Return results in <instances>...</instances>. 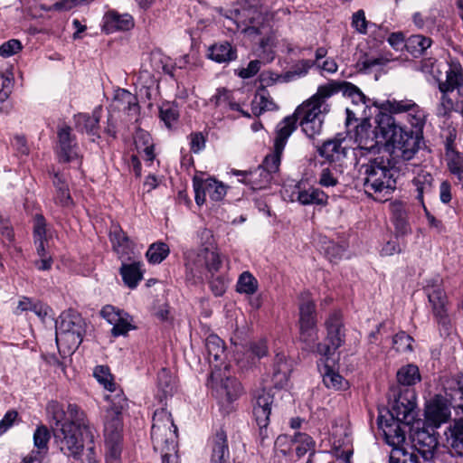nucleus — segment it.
<instances>
[{
    "label": "nucleus",
    "mask_w": 463,
    "mask_h": 463,
    "mask_svg": "<svg viewBox=\"0 0 463 463\" xmlns=\"http://www.w3.org/2000/svg\"><path fill=\"white\" fill-rule=\"evenodd\" d=\"M375 121L384 142L392 146L391 156L395 162L409 161L419 151L422 134L408 130L396 123L395 118L384 112L379 113Z\"/></svg>",
    "instance_id": "7ed1b4c3"
},
{
    "label": "nucleus",
    "mask_w": 463,
    "mask_h": 463,
    "mask_svg": "<svg viewBox=\"0 0 463 463\" xmlns=\"http://www.w3.org/2000/svg\"><path fill=\"white\" fill-rule=\"evenodd\" d=\"M118 320V322L113 325L111 329L113 336L125 335L134 328L132 326L133 319L127 312L124 311Z\"/></svg>",
    "instance_id": "bf43d9fd"
},
{
    "label": "nucleus",
    "mask_w": 463,
    "mask_h": 463,
    "mask_svg": "<svg viewBox=\"0 0 463 463\" xmlns=\"http://www.w3.org/2000/svg\"><path fill=\"white\" fill-rule=\"evenodd\" d=\"M295 445L296 455L298 458L308 453L309 458L307 463H311V457L315 454L316 442L311 436L307 433L298 432L291 439Z\"/></svg>",
    "instance_id": "72a5a7b5"
},
{
    "label": "nucleus",
    "mask_w": 463,
    "mask_h": 463,
    "mask_svg": "<svg viewBox=\"0 0 463 463\" xmlns=\"http://www.w3.org/2000/svg\"><path fill=\"white\" fill-rule=\"evenodd\" d=\"M418 104L412 99H388L383 102L380 105L381 109L387 111L389 115L391 114H404L406 115L410 112L413 107H416Z\"/></svg>",
    "instance_id": "58836bf2"
},
{
    "label": "nucleus",
    "mask_w": 463,
    "mask_h": 463,
    "mask_svg": "<svg viewBox=\"0 0 463 463\" xmlns=\"http://www.w3.org/2000/svg\"><path fill=\"white\" fill-rule=\"evenodd\" d=\"M235 175H241L243 178L241 182L250 184L253 190L267 188L273 179V176L260 166L249 173L236 171Z\"/></svg>",
    "instance_id": "cd10ccee"
},
{
    "label": "nucleus",
    "mask_w": 463,
    "mask_h": 463,
    "mask_svg": "<svg viewBox=\"0 0 463 463\" xmlns=\"http://www.w3.org/2000/svg\"><path fill=\"white\" fill-rule=\"evenodd\" d=\"M135 146L138 153H144L146 160L153 161L155 158L154 145L148 132L138 129L134 136Z\"/></svg>",
    "instance_id": "e433bc0d"
},
{
    "label": "nucleus",
    "mask_w": 463,
    "mask_h": 463,
    "mask_svg": "<svg viewBox=\"0 0 463 463\" xmlns=\"http://www.w3.org/2000/svg\"><path fill=\"white\" fill-rule=\"evenodd\" d=\"M210 381L213 385L215 384L216 387L220 385L221 391L226 396L229 402L235 400L241 393V383L235 379L230 376H227L221 371V376L218 380Z\"/></svg>",
    "instance_id": "2f4dec72"
},
{
    "label": "nucleus",
    "mask_w": 463,
    "mask_h": 463,
    "mask_svg": "<svg viewBox=\"0 0 463 463\" xmlns=\"http://www.w3.org/2000/svg\"><path fill=\"white\" fill-rule=\"evenodd\" d=\"M397 380L402 385H413L420 381L419 369L414 364H407L402 366L397 372Z\"/></svg>",
    "instance_id": "de8ad7c7"
},
{
    "label": "nucleus",
    "mask_w": 463,
    "mask_h": 463,
    "mask_svg": "<svg viewBox=\"0 0 463 463\" xmlns=\"http://www.w3.org/2000/svg\"><path fill=\"white\" fill-rule=\"evenodd\" d=\"M387 42L397 52L403 49L407 50V39H405V35L402 32L392 33L388 36Z\"/></svg>",
    "instance_id": "774afa93"
},
{
    "label": "nucleus",
    "mask_w": 463,
    "mask_h": 463,
    "mask_svg": "<svg viewBox=\"0 0 463 463\" xmlns=\"http://www.w3.org/2000/svg\"><path fill=\"white\" fill-rule=\"evenodd\" d=\"M208 57L219 63H227L237 58V51L228 42L212 45L208 49Z\"/></svg>",
    "instance_id": "7c9ffc66"
},
{
    "label": "nucleus",
    "mask_w": 463,
    "mask_h": 463,
    "mask_svg": "<svg viewBox=\"0 0 463 463\" xmlns=\"http://www.w3.org/2000/svg\"><path fill=\"white\" fill-rule=\"evenodd\" d=\"M365 193L378 201H387L396 188L397 171L383 157L371 159L361 166Z\"/></svg>",
    "instance_id": "20e7f679"
},
{
    "label": "nucleus",
    "mask_w": 463,
    "mask_h": 463,
    "mask_svg": "<svg viewBox=\"0 0 463 463\" xmlns=\"http://www.w3.org/2000/svg\"><path fill=\"white\" fill-rule=\"evenodd\" d=\"M211 463H231L226 434L218 431L213 439Z\"/></svg>",
    "instance_id": "473e14b6"
},
{
    "label": "nucleus",
    "mask_w": 463,
    "mask_h": 463,
    "mask_svg": "<svg viewBox=\"0 0 463 463\" xmlns=\"http://www.w3.org/2000/svg\"><path fill=\"white\" fill-rule=\"evenodd\" d=\"M292 371V363L288 361L286 355L282 353H278L275 355L273 364V381L277 387H284L289 378Z\"/></svg>",
    "instance_id": "c85d7f7f"
},
{
    "label": "nucleus",
    "mask_w": 463,
    "mask_h": 463,
    "mask_svg": "<svg viewBox=\"0 0 463 463\" xmlns=\"http://www.w3.org/2000/svg\"><path fill=\"white\" fill-rule=\"evenodd\" d=\"M438 447V439L425 430H419L412 435V444L408 448L414 449V453L420 454L424 460H431Z\"/></svg>",
    "instance_id": "6ab92c4d"
},
{
    "label": "nucleus",
    "mask_w": 463,
    "mask_h": 463,
    "mask_svg": "<svg viewBox=\"0 0 463 463\" xmlns=\"http://www.w3.org/2000/svg\"><path fill=\"white\" fill-rule=\"evenodd\" d=\"M57 156L61 162L70 163L80 159L79 146L72 129L68 126L59 128L57 132Z\"/></svg>",
    "instance_id": "dca6fc26"
},
{
    "label": "nucleus",
    "mask_w": 463,
    "mask_h": 463,
    "mask_svg": "<svg viewBox=\"0 0 463 463\" xmlns=\"http://www.w3.org/2000/svg\"><path fill=\"white\" fill-rule=\"evenodd\" d=\"M85 322L76 311L62 312L56 321L57 345H66L69 350L77 349L83 340Z\"/></svg>",
    "instance_id": "0eeeda50"
},
{
    "label": "nucleus",
    "mask_w": 463,
    "mask_h": 463,
    "mask_svg": "<svg viewBox=\"0 0 463 463\" xmlns=\"http://www.w3.org/2000/svg\"><path fill=\"white\" fill-rule=\"evenodd\" d=\"M442 279L436 276L427 281L424 288L429 302L432 307V312L439 323L446 324L447 317V296L441 287Z\"/></svg>",
    "instance_id": "4468645a"
},
{
    "label": "nucleus",
    "mask_w": 463,
    "mask_h": 463,
    "mask_svg": "<svg viewBox=\"0 0 463 463\" xmlns=\"http://www.w3.org/2000/svg\"><path fill=\"white\" fill-rule=\"evenodd\" d=\"M121 430L122 423L118 414L113 413L105 422V461L106 463L121 462Z\"/></svg>",
    "instance_id": "9d476101"
},
{
    "label": "nucleus",
    "mask_w": 463,
    "mask_h": 463,
    "mask_svg": "<svg viewBox=\"0 0 463 463\" xmlns=\"http://www.w3.org/2000/svg\"><path fill=\"white\" fill-rule=\"evenodd\" d=\"M414 398L413 392L410 391L400 393L389 410V419L403 425H411L416 417Z\"/></svg>",
    "instance_id": "2eb2a0df"
},
{
    "label": "nucleus",
    "mask_w": 463,
    "mask_h": 463,
    "mask_svg": "<svg viewBox=\"0 0 463 463\" xmlns=\"http://www.w3.org/2000/svg\"><path fill=\"white\" fill-rule=\"evenodd\" d=\"M273 403V394L270 390L262 389L255 396L253 404V415L257 424H269L271 405Z\"/></svg>",
    "instance_id": "5701e85b"
},
{
    "label": "nucleus",
    "mask_w": 463,
    "mask_h": 463,
    "mask_svg": "<svg viewBox=\"0 0 463 463\" xmlns=\"http://www.w3.org/2000/svg\"><path fill=\"white\" fill-rule=\"evenodd\" d=\"M90 1L91 0H59L53 5L44 7L43 9L46 11L67 12Z\"/></svg>",
    "instance_id": "0e129e2a"
},
{
    "label": "nucleus",
    "mask_w": 463,
    "mask_h": 463,
    "mask_svg": "<svg viewBox=\"0 0 463 463\" xmlns=\"http://www.w3.org/2000/svg\"><path fill=\"white\" fill-rule=\"evenodd\" d=\"M430 38L421 34L411 35L407 39V51L414 57H419L430 47Z\"/></svg>",
    "instance_id": "37998d69"
},
{
    "label": "nucleus",
    "mask_w": 463,
    "mask_h": 463,
    "mask_svg": "<svg viewBox=\"0 0 463 463\" xmlns=\"http://www.w3.org/2000/svg\"><path fill=\"white\" fill-rule=\"evenodd\" d=\"M207 358L213 369L210 378L218 380L221 376V369L225 359V347L223 341L216 335H210L205 341Z\"/></svg>",
    "instance_id": "a211bd4d"
},
{
    "label": "nucleus",
    "mask_w": 463,
    "mask_h": 463,
    "mask_svg": "<svg viewBox=\"0 0 463 463\" xmlns=\"http://www.w3.org/2000/svg\"><path fill=\"white\" fill-rule=\"evenodd\" d=\"M240 8L234 10L235 19L245 33H261L264 17L259 9L260 0H241Z\"/></svg>",
    "instance_id": "f8f14e48"
},
{
    "label": "nucleus",
    "mask_w": 463,
    "mask_h": 463,
    "mask_svg": "<svg viewBox=\"0 0 463 463\" xmlns=\"http://www.w3.org/2000/svg\"><path fill=\"white\" fill-rule=\"evenodd\" d=\"M211 102L223 109H230L232 110L241 111L243 116L250 117L249 113L241 110L240 105L233 101L232 93L225 89L217 90L216 93L212 97Z\"/></svg>",
    "instance_id": "4c0bfd02"
},
{
    "label": "nucleus",
    "mask_w": 463,
    "mask_h": 463,
    "mask_svg": "<svg viewBox=\"0 0 463 463\" xmlns=\"http://www.w3.org/2000/svg\"><path fill=\"white\" fill-rule=\"evenodd\" d=\"M203 182L204 191L212 201L219 202L222 200L226 194V186L222 183L213 178H207Z\"/></svg>",
    "instance_id": "8fccbe9b"
},
{
    "label": "nucleus",
    "mask_w": 463,
    "mask_h": 463,
    "mask_svg": "<svg viewBox=\"0 0 463 463\" xmlns=\"http://www.w3.org/2000/svg\"><path fill=\"white\" fill-rule=\"evenodd\" d=\"M52 183L56 188V203L62 206H70L72 203V199L66 178L63 175L55 174Z\"/></svg>",
    "instance_id": "79ce46f5"
},
{
    "label": "nucleus",
    "mask_w": 463,
    "mask_h": 463,
    "mask_svg": "<svg viewBox=\"0 0 463 463\" xmlns=\"http://www.w3.org/2000/svg\"><path fill=\"white\" fill-rule=\"evenodd\" d=\"M137 84L140 87L141 94L145 95L147 99H151L153 93L157 90V79L146 69L140 71L137 77Z\"/></svg>",
    "instance_id": "ea45409f"
},
{
    "label": "nucleus",
    "mask_w": 463,
    "mask_h": 463,
    "mask_svg": "<svg viewBox=\"0 0 463 463\" xmlns=\"http://www.w3.org/2000/svg\"><path fill=\"white\" fill-rule=\"evenodd\" d=\"M179 109L173 102H165L159 108V117L167 128H172L179 118Z\"/></svg>",
    "instance_id": "09e8293b"
},
{
    "label": "nucleus",
    "mask_w": 463,
    "mask_h": 463,
    "mask_svg": "<svg viewBox=\"0 0 463 463\" xmlns=\"http://www.w3.org/2000/svg\"><path fill=\"white\" fill-rule=\"evenodd\" d=\"M326 326L327 329V341L331 344L332 348L336 350L345 342L341 314L338 311L330 314L326 321Z\"/></svg>",
    "instance_id": "393cba45"
},
{
    "label": "nucleus",
    "mask_w": 463,
    "mask_h": 463,
    "mask_svg": "<svg viewBox=\"0 0 463 463\" xmlns=\"http://www.w3.org/2000/svg\"><path fill=\"white\" fill-rule=\"evenodd\" d=\"M33 446L36 449L48 453L51 433L45 425L38 426L33 432Z\"/></svg>",
    "instance_id": "864d4df0"
},
{
    "label": "nucleus",
    "mask_w": 463,
    "mask_h": 463,
    "mask_svg": "<svg viewBox=\"0 0 463 463\" xmlns=\"http://www.w3.org/2000/svg\"><path fill=\"white\" fill-rule=\"evenodd\" d=\"M114 105L118 110L126 112L131 118H136L139 114L137 97L127 90L120 89L116 92Z\"/></svg>",
    "instance_id": "bb28decb"
},
{
    "label": "nucleus",
    "mask_w": 463,
    "mask_h": 463,
    "mask_svg": "<svg viewBox=\"0 0 463 463\" xmlns=\"http://www.w3.org/2000/svg\"><path fill=\"white\" fill-rule=\"evenodd\" d=\"M109 234L112 248L118 258L122 260V261L130 260L133 254L134 243L128 235L117 224L111 226Z\"/></svg>",
    "instance_id": "412c9836"
},
{
    "label": "nucleus",
    "mask_w": 463,
    "mask_h": 463,
    "mask_svg": "<svg viewBox=\"0 0 463 463\" xmlns=\"http://www.w3.org/2000/svg\"><path fill=\"white\" fill-rule=\"evenodd\" d=\"M338 172H341V170H338L336 165H334L332 168H323L319 177V184L324 187L336 185L338 183L336 174Z\"/></svg>",
    "instance_id": "338daca9"
},
{
    "label": "nucleus",
    "mask_w": 463,
    "mask_h": 463,
    "mask_svg": "<svg viewBox=\"0 0 463 463\" xmlns=\"http://www.w3.org/2000/svg\"><path fill=\"white\" fill-rule=\"evenodd\" d=\"M425 416L428 422L438 428L449 419L450 409L442 397L436 396L428 403Z\"/></svg>",
    "instance_id": "4be33fe9"
},
{
    "label": "nucleus",
    "mask_w": 463,
    "mask_h": 463,
    "mask_svg": "<svg viewBox=\"0 0 463 463\" xmlns=\"http://www.w3.org/2000/svg\"><path fill=\"white\" fill-rule=\"evenodd\" d=\"M221 265L219 254L208 247L191 250L185 253V267L194 277H201L205 271L213 275Z\"/></svg>",
    "instance_id": "1a4fd4ad"
},
{
    "label": "nucleus",
    "mask_w": 463,
    "mask_h": 463,
    "mask_svg": "<svg viewBox=\"0 0 463 463\" xmlns=\"http://www.w3.org/2000/svg\"><path fill=\"white\" fill-rule=\"evenodd\" d=\"M327 199L328 196L323 191L314 187L299 191L298 195V201L303 205H324Z\"/></svg>",
    "instance_id": "a19ab883"
},
{
    "label": "nucleus",
    "mask_w": 463,
    "mask_h": 463,
    "mask_svg": "<svg viewBox=\"0 0 463 463\" xmlns=\"http://www.w3.org/2000/svg\"><path fill=\"white\" fill-rule=\"evenodd\" d=\"M299 326H317V314L315 303L307 299L299 305Z\"/></svg>",
    "instance_id": "c03bdc74"
},
{
    "label": "nucleus",
    "mask_w": 463,
    "mask_h": 463,
    "mask_svg": "<svg viewBox=\"0 0 463 463\" xmlns=\"http://www.w3.org/2000/svg\"><path fill=\"white\" fill-rule=\"evenodd\" d=\"M355 141L357 143L356 156H365L367 154H376L380 150V145L384 141L381 133L377 129L370 130L367 119H364L355 127Z\"/></svg>",
    "instance_id": "ddd939ff"
},
{
    "label": "nucleus",
    "mask_w": 463,
    "mask_h": 463,
    "mask_svg": "<svg viewBox=\"0 0 463 463\" xmlns=\"http://www.w3.org/2000/svg\"><path fill=\"white\" fill-rule=\"evenodd\" d=\"M277 109L276 103L267 90L261 89L257 92L252 101V113L255 116H260L266 111H272Z\"/></svg>",
    "instance_id": "c9c22d12"
},
{
    "label": "nucleus",
    "mask_w": 463,
    "mask_h": 463,
    "mask_svg": "<svg viewBox=\"0 0 463 463\" xmlns=\"http://www.w3.org/2000/svg\"><path fill=\"white\" fill-rule=\"evenodd\" d=\"M343 141L340 139L326 141L319 148L320 156L325 157L330 164L341 166L347 153L346 147L343 146Z\"/></svg>",
    "instance_id": "b1692460"
},
{
    "label": "nucleus",
    "mask_w": 463,
    "mask_h": 463,
    "mask_svg": "<svg viewBox=\"0 0 463 463\" xmlns=\"http://www.w3.org/2000/svg\"><path fill=\"white\" fill-rule=\"evenodd\" d=\"M413 184L418 192L417 199L420 202L423 200V194L431 191L433 177L430 172L420 170L413 179Z\"/></svg>",
    "instance_id": "a18cd8bd"
},
{
    "label": "nucleus",
    "mask_w": 463,
    "mask_h": 463,
    "mask_svg": "<svg viewBox=\"0 0 463 463\" xmlns=\"http://www.w3.org/2000/svg\"><path fill=\"white\" fill-rule=\"evenodd\" d=\"M338 92L350 97L357 109L367 107L366 97L351 82L329 80L318 86L317 92L297 108V115L300 116L301 129L308 138H315L321 134L325 116L331 109L327 100Z\"/></svg>",
    "instance_id": "f03ea898"
},
{
    "label": "nucleus",
    "mask_w": 463,
    "mask_h": 463,
    "mask_svg": "<svg viewBox=\"0 0 463 463\" xmlns=\"http://www.w3.org/2000/svg\"><path fill=\"white\" fill-rule=\"evenodd\" d=\"M134 26V21L128 14H119L117 12L109 11L103 18V30L107 33L117 31H128Z\"/></svg>",
    "instance_id": "a878e982"
},
{
    "label": "nucleus",
    "mask_w": 463,
    "mask_h": 463,
    "mask_svg": "<svg viewBox=\"0 0 463 463\" xmlns=\"http://www.w3.org/2000/svg\"><path fill=\"white\" fill-rule=\"evenodd\" d=\"M100 107L96 108L91 115L79 114L75 117L76 127L81 132L91 137H99V123L100 119Z\"/></svg>",
    "instance_id": "c756f323"
},
{
    "label": "nucleus",
    "mask_w": 463,
    "mask_h": 463,
    "mask_svg": "<svg viewBox=\"0 0 463 463\" xmlns=\"http://www.w3.org/2000/svg\"><path fill=\"white\" fill-rule=\"evenodd\" d=\"M314 66L311 60L298 61L290 71H287L284 75L285 80H291L295 78L303 77L307 74L308 71Z\"/></svg>",
    "instance_id": "13d9d810"
},
{
    "label": "nucleus",
    "mask_w": 463,
    "mask_h": 463,
    "mask_svg": "<svg viewBox=\"0 0 463 463\" xmlns=\"http://www.w3.org/2000/svg\"><path fill=\"white\" fill-rule=\"evenodd\" d=\"M378 425L382 430L386 443L392 449H402L407 447L406 429L409 425H403L393 419H384L379 416Z\"/></svg>",
    "instance_id": "f3484780"
},
{
    "label": "nucleus",
    "mask_w": 463,
    "mask_h": 463,
    "mask_svg": "<svg viewBox=\"0 0 463 463\" xmlns=\"http://www.w3.org/2000/svg\"><path fill=\"white\" fill-rule=\"evenodd\" d=\"M413 342V338L404 331L397 333L392 339L393 347L400 353L411 352Z\"/></svg>",
    "instance_id": "052dcab7"
},
{
    "label": "nucleus",
    "mask_w": 463,
    "mask_h": 463,
    "mask_svg": "<svg viewBox=\"0 0 463 463\" xmlns=\"http://www.w3.org/2000/svg\"><path fill=\"white\" fill-rule=\"evenodd\" d=\"M51 234L46 229L45 219L43 215H36L33 225V239L39 260L34 261L37 269L45 271L51 269L53 260L49 251Z\"/></svg>",
    "instance_id": "9b49d317"
},
{
    "label": "nucleus",
    "mask_w": 463,
    "mask_h": 463,
    "mask_svg": "<svg viewBox=\"0 0 463 463\" xmlns=\"http://www.w3.org/2000/svg\"><path fill=\"white\" fill-rule=\"evenodd\" d=\"M389 463H419V461L414 449H410L407 446L402 449H392Z\"/></svg>",
    "instance_id": "3c124183"
},
{
    "label": "nucleus",
    "mask_w": 463,
    "mask_h": 463,
    "mask_svg": "<svg viewBox=\"0 0 463 463\" xmlns=\"http://www.w3.org/2000/svg\"><path fill=\"white\" fill-rule=\"evenodd\" d=\"M299 340L307 348L311 347L317 340V326H299Z\"/></svg>",
    "instance_id": "e2e57ef3"
},
{
    "label": "nucleus",
    "mask_w": 463,
    "mask_h": 463,
    "mask_svg": "<svg viewBox=\"0 0 463 463\" xmlns=\"http://www.w3.org/2000/svg\"><path fill=\"white\" fill-rule=\"evenodd\" d=\"M442 93L437 108L439 117H446L452 110L463 116V69L458 62H451L446 71V80L439 82Z\"/></svg>",
    "instance_id": "423d86ee"
},
{
    "label": "nucleus",
    "mask_w": 463,
    "mask_h": 463,
    "mask_svg": "<svg viewBox=\"0 0 463 463\" xmlns=\"http://www.w3.org/2000/svg\"><path fill=\"white\" fill-rule=\"evenodd\" d=\"M445 446L451 456L463 463V417L454 420L445 431Z\"/></svg>",
    "instance_id": "aec40b11"
},
{
    "label": "nucleus",
    "mask_w": 463,
    "mask_h": 463,
    "mask_svg": "<svg viewBox=\"0 0 463 463\" xmlns=\"http://www.w3.org/2000/svg\"><path fill=\"white\" fill-rule=\"evenodd\" d=\"M426 112L419 105L413 107L412 109L405 115V119L408 123L415 128L414 131H419L422 134V128L426 122Z\"/></svg>",
    "instance_id": "6e6d98bb"
},
{
    "label": "nucleus",
    "mask_w": 463,
    "mask_h": 463,
    "mask_svg": "<svg viewBox=\"0 0 463 463\" xmlns=\"http://www.w3.org/2000/svg\"><path fill=\"white\" fill-rule=\"evenodd\" d=\"M395 60L396 58L392 57L391 53H384L377 57H365L360 61V64L364 70H369L377 66H385Z\"/></svg>",
    "instance_id": "680f3d73"
},
{
    "label": "nucleus",
    "mask_w": 463,
    "mask_h": 463,
    "mask_svg": "<svg viewBox=\"0 0 463 463\" xmlns=\"http://www.w3.org/2000/svg\"><path fill=\"white\" fill-rule=\"evenodd\" d=\"M323 383L328 389L335 391L345 390L348 386V383L328 366H326V371L323 375Z\"/></svg>",
    "instance_id": "603ef678"
},
{
    "label": "nucleus",
    "mask_w": 463,
    "mask_h": 463,
    "mask_svg": "<svg viewBox=\"0 0 463 463\" xmlns=\"http://www.w3.org/2000/svg\"><path fill=\"white\" fill-rule=\"evenodd\" d=\"M258 288L257 279L248 271L243 272L237 282V291L251 295L256 292Z\"/></svg>",
    "instance_id": "4d7b16f0"
},
{
    "label": "nucleus",
    "mask_w": 463,
    "mask_h": 463,
    "mask_svg": "<svg viewBox=\"0 0 463 463\" xmlns=\"http://www.w3.org/2000/svg\"><path fill=\"white\" fill-rule=\"evenodd\" d=\"M169 247L164 242H156L150 245L146 251L149 262L153 264L161 263L169 254Z\"/></svg>",
    "instance_id": "5fc2aeb1"
},
{
    "label": "nucleus",
    "mask_w": 463,
    "mask_h": 463,
    "mask_svg": "<svg viewBox=\"0 0 463 463\" xmlns=\"http://www.w3.org/2000/svg\"><path fill=\"white\" fill-rule=\"evenodd\" d=\"M177 428L172 415L164 408L154 413L151 439L155 450L161 453L162 463H180L177 456Z\"/></svg>",
    "instance_id": "39448f33"
},
{
    "label": "nucleus",
    "mask_w": 463,
    "mask_h": 463,
    "mask_svg": "<svg viewBox=\"0 0 463 463\" xmlns=\"http://www.w3.org/2000/svg\"><path fill=\"white\" fill-rule=\"evenodd\" d=\"M446 156L449 171L459 180H463V158L452 148L450 144H447Z\"/></svg>",
    "instance_id": "49530a36"
},
{
    "label": "nucleus",
    "mask_w": 463,
    "mask_h": 463,
    "mask_svg": "<svg viewBox=\"0 0 463 463\" xmlns=\"http://www.w3.org/2000/svg\"><path fill=\"white\" fill-rule=\"evenodd\" d=\"M47 412L51 417L54 443L67 458L80 459L85 441L93 443L96 430L90 424L85 412L76 404L70 403L64 410L57 402H50Z\"/></svg>",
    "instance_id": "f257e3e1"
},
{
    "label": "nucleus",
    "mask_w": 463,
    "mask_h": 463,
    "mask_svg": "<svg viewBox=\"0 0 463 463\" xmlns=\"http://www.w3.org/2000/svg\"><path fill=\"white\" fill-rule=\"evenodd\" d=\"M94 377L101 383L107 390L112 391L114 383L112 382V375L107 366H96L93 372Z\"/></svg>",
    "instance_id": "69168bd1"
},
{
    "label": "nucleus",
    "mask_w": 463,
    "mask_h": 463,
    "mask_svg": "<svg viewBox=\"0 0 463 463\" xmlns=\"http://www.w3.org/2000/svg\"><path fill=\"white\" fill-rule=\"evenodd\" d=\"M140 266V262L122 263L119 272L124 283L130 288H135L143 279Z\"/></svg>",
    "instance_id": "f704fd0d"
},
{
    "label": "nucleus",
    "mask_w": 463,
    "mask_h": 463,
    "mask_svg": "<svg viewBox=\"0 0 463 463\" xmlns=\"http://www.w3.org/2000/svg\"><path fill=\"white\" fill-rule=\"evenodd\" d=\"M298 122L300 123V116L295 112L284 118L276 128V137L274 139V151L273 153L266 156L263 163L260 165L261 168L266 169L270 175L277 173L280 165V156L285 148L287 141L291 134L296 130Z\"/></svg>",
    "instance_id": "6e6552de"
}]
</instances>
